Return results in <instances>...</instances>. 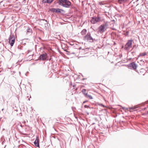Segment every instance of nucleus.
<instances>
[{
    "label": "nucleus",
    "mask_w": 148,
    "mask_h": 148,
    "mask_svg": "<svg viewBox=\"0 0 148 148\" xmlns=\"http://www.w3.org/2000/svg\"><path fill=\"white\" fill-rule=\"evenodd\" d=\"M83 39L85 41L88 42H92L94 41V39L92 37L89 33H88L86 35L84 36Z\"/></svg>",
    "instance_id": "f257e3e1"
},
{
    "label": "nucleus",
    "mask_w": 148,
    "mask_h": 148,
    "mask_svg": "<svg viewBox=\"0 0 148 148\" xmlns=\"http://www.w3.org/2000/svg\"><path fill=\"white\" fill-rule=\"evenodd\" d=\"M133 40H128L125 46V49L129 50L132 47V44Z\"/></svg>",
    "instance_id": "f03ea898"
},
{
    "label": "nucleus",
    "mask_w": 148,
    "mask_h": 148,
    "mask_svg": "<svg viewBox=\"0 0 148 148\" xmlns=\"http://www.w3.org/2000/svg\"><path fill=\"white\" fill-rule=\"evenodd\" d=\"M66 0H56L54 2L55 4H58L60 5L63 6V5H65Z\"/></svg>",
    "instance_id": "7ed1b4c3"
},
{
    "label": "nucleus",
    "mask_w": 148,
    "mask_h": 148,
    "mask_svg": "<svg viewBox=\"0 0 148 148\" xmlns=\"http://www.w3.org/2000/svg\"><path fill=\"white\" fill-rule=\"evenodd\" d=\"M100 21V18L99 17H95L92 18L91 20V22L93 24H95L97 22L99 21Z\"/></svg>",
    "instance_id": "20e7f679"
},
{
    "label": "nucleus",
    "mask_w": 148,
    "mask_h": 148,
    "mask_svg": "<svg viewBox=\"0 0 148 148\" xmlns=\"http://www.w3.org/2000/svg\"><path fill=\"white\" fill-rule=\"evenodd\" d=\"M9 42L11 46H12L15 42V38L14 37H10Z\"/></svg>",
    "instance_id": "39448f33"
},
{
    "label": "nucleus",
    "mask_w": 148,
    "mask_h": 148,
    "mask_svg": "<svg viewBox=\"0 0 148 148\" xmlns=\"http://www.w3.org/2000/svg\"><path fill=\"white\" fill-rule=\"evenodd\" d=\"M51 10L53 12H55L56 13H60L61 12V11H63L62 10L58 8H52L51 9Z\"/></svg>",
    "instance_id": "423d86ee"
},
{
    "label": "nucleus",
    "mask_w": 148,
    "mask_h": 148,
    "mask_svg": "<svg viewBox=\"0 0 148 148\" xmlns=\"http://www.w3.org/2000/svg\"><path fill=\"white\" fill-rule=\"evenodd\" d=\"M130 65L134 70L136 69L137 67L136 64L134 62L131 63L130 64Z\"/></svg>",
    "instance_id": "0eeeda50"
},
{
    "label": "nucleus",
    "mask_w": 148,
    "mask_h": 148,
    "mask_svg": "<svg viewBox=\"0 0 148 148\" xmlns=\"http://www.w3.org/2000/svg\"><path fill=\"white\" fill-rule=\"evenodd\" d=\"M65 5H63V6L65 7H68L71 4V2L69 1L66 0Z\"/></svg>",
    "instance_id": "6e6552de"
},
{
    "label": "nucleus",
    "mask_w": 148,
    "mask_h": 148,
    "mask_svg": "<svg viewBox=\"0 0 148 148\" xmlns=\"http://www.w3.org/2000/svg\"><path fill=\"white\" fill-rule=\"evenodd\" d=\"M40 60H44L46 59V54H44L41 55L40 57Z\"/></svg>",
    "instance_id": "1a4fd4ad"
},
{
    "label": "nucleus",
    "mask_w": 148,
    "mask_h": 148,
    "mask_svg": "<svg viewBox=\"0 0 148 148\" xmlns=\"http://www.w3.org/2000/svg\"><path fill=\"white\" fill-rule=\"evenodd\" d=\"M39 140L38 139V138H37L34 142V145L36 147H38L39 146Z\"/></svg>",
    "instance_id": "9d476101"
},
{
    "label": "nucleus",
    "mask_w": 148,
    "mask_h": 148,
    "mask_svg": "<svg viewBox=\"0 0 148 148\" xmlns=\"http://www.w3.org/2000/svg\"><path fill=\"white\" fill-rule=\"evenodd\" d=\"M53 0H43L42 1V3H50L53 2Z\"/></svg>",
    "instance_id": "9b49d317"
},
{
    "label": "nucleus",
    "mask_w": 148,
    "mask_h": 148,
    "mask_svg": "<svg viewBox=\"0 0 148 148\" xmlns=\"http://www.w3.org/2000/svg\"><path fill=\"white\" fill-rule=\"evenodd\" d=\"M147 52H144L143 53H140L138 56V57H144L145 56L147 55Z\"/></svg>",
    "instance_id": "f8f14e48"
},
{
    "label": "nucleus",
    "mask_w": 148,
    "mask_h": 148,
    "mask_svg": "<svg viewBox=\"0 0 148 148\" xmlns=\"http://www.w3.org/2000/svg\"><path fill=\"white\" fill-rule=\"evenodd\" d=\"M81 49V47H80L78 49H74L75 53H73L76 54L80 53V50Z\"/></svg>",
    "instance_id": "ddd939ff"
},
{
    "label": "nucleus",
    "mask_w": 148,
    "mask_h": 148,
    "mask_svg": "<svg viewBox=\"0 0 148 148\" xmlns=\"http://www.w3.org/2000/svg\"><path fill=\"white\" fill-rule=\"evenodd\" d=\"M87 33V30L86 29H83L81 32L82 35H85Z\"/></svg>",
    "instance_id": "4468645a"
},
{
    "label": "nucleus",
    "mask_w": 148,
    "mask_h": 148,
    "mask_svg": "<svg viewBox=\"0 0 148 148\" xmlns=\"http://www.w3.org/2000/svg\"><path fill=\"white\" fill-rule=\"evenodd\" d=\"M85 96L87 98H88L90 99H93V97L91 95H88L87 94Z\"/></svg>",
    "instance_id": "2eb2a0df"
},
{
    "label": "nucleus",
    "mask_w": 148,
    "mask_h": 148,
    "mask_svg": "<svg viewBox=\"0 0 148 148\" xmlns=\"http://www.w3.org/2000/svg\"><path fill=\"white\" fill-rule=\"evenodd\" d=\"M108 25L106 24L105 25L102 26V32L104 31L105 30H106L107 27Z\"/></svg>",
    "instance_id": "dca6fc26"
},
{
    "label": "nucleus",
    "mask_w": 148,
    "mask_h": 148,
    "mask_svg": "<svg viewBox=\"0 0 148 148\" xmlns=\"http://www.w3.org/2000/svg\"><path fill=\"white\" fill-rule=\"evenodd\" d=\"M127 0H118V2L120 4H121L123 2L126 1Z\"/></svg>",
    "instance_id": "f3484780"
},
{
    "label": "nucleus",
    "mask_w": 148,
    "mask_h": 148,
    "mask_svg": "<svg viewBox=\"0 0 148 148\" xmlns=\"http://www.w3.org/2000/svg\"><path fill=\"white\" fill-rule=\"evenodd\" d=\"M82 92L83 93V94L85 96L86 95L87 93H86V89H83L82 90Z\"/></svg>",
    "instance_id": "a211bd4d"
},
{
    "label": "nucleus",
    "mask_w": 148,
    "mask_h": 148,
    "mask_svg": "<svg viewBox=\"0 0 148 148\" xmlns=\"http://www.w3.org/2000/svg\"><path fill=\"white\" fill-rule=\"evenodd\" d=\"M98 31L99 32L101 33L102 32V25H101L99 27L98 29Z\"/></svg>",
    "instance_id": "6ab92c4d"
},
{
    "label": "nucleus",
    "mask_w": 148,
    "mask_h": 148,
    "mask_svg": "<svg viewBox=\"0 0 148 148\" xmlns=\"http://www.w3.org/2000/svg\"><path fill=\"white\" fill-rule=\"evenodd\" d=\"M136 108H129V109L130 110V111H132V110H134Z\"/></svg>",
    "instance_id": "aec40b11"
},
{
    "label": "nucleus",
    "mask_w": 148,
    "mask_h": 148,
    "mask_svg": "<svg viewBox=\"0 0 148 148\" xmlns=\"http://www.w3.org/2000/svg\"><path fill=\"white\" fill-rule=\"evenodd\" d=\"M31 31H32V29H29L27 30V32H31Z\"/></svg>",
    "instance_id": "412c9836"
},
{
    "label": "nucleus",
    "mask_w": 148,
    "mask_h": 148,
    "mask_svg": "<svg viewBox=\"0 0 148 148\" xmlns=\"http://www.w3.org/2000/svg\"><path fill=\"white\" fill-rule=\"evenodd\" d=\"M102 107H104V106L102 105Z\"/></svg>",
    "instance_id": "4be33fe9"
}]
</instances>
